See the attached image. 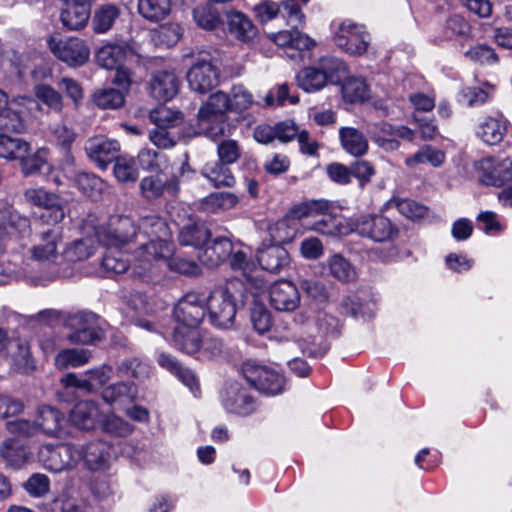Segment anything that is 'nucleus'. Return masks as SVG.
<instances>
[{"instance_id": "34", "label": "nucleus", "mask_w": 512, "mask_h": 512, "mask_svg": "<svg viewBox=\"0 0 512 512\" xmlns=\"http://www.w3.org/2000/svg\"><path fill=\"white\" fill-rule=\"evenodd\" d=\"M367 132L372 141L385 151H395L400 146L396 139V127L387 122L372 123L369 125Z\"/></svg>"}, {"instance_id": "45", "label": "nucleus", "mask_w": 512, "mask_h": 512, "mask_svg": "<svg viewBox=\"0 0 512 512\" xmlns=\"http://www.w3.org/2000/svg\"><path fill=\"white\" fill-rule=\"evenodd\" d=\"M330 275L341 282H352L356 279L357 273L350 262L341 254H334L326 261Z\"/></svg>"}, {"instance_id": "61", "label": "nucleus", "mask_w": 512, "mask_h": 512, "mask_svg": "<svg viewBox=\"0 0 512 512\" xmlns=\"http://www.w3.org/2000/svg\"><path fill=\"white\" fill-rule=\"evenodd\" d=\"M119 16V10L114 5L101 7L94 15L93 26L97 33L107 32Z\"/></svg>"}, {"instance_id": "44", "label": "nucleus", "mask_w": 512, "mask_h": 512, "mask_svg": "<svg viewBox=\"0 0 512 512\" xmlns=\"http://www.w3.org/2000/svg\"><path fill=\"white\" fill-rule=\"evenodd\" d=\"M210 237V231L199 223H189L179 231V242L184 246L200 247Z\"/></svg>"}, {"instance_id": "51", "label": "nucleus", "mask_w": 512, "mask_h": 512, "mask_svg": "<svg viewBox=\"0 0 512 512\" xmlns=\"http://www.w3.org/2000/svg\"><path fill=\"white\" fill-rule=\"evenodd\" d=\"M182 36V28L179 24L168 23L152 30L151 41L156 46L171 47L175 45Z\"/></svg>"}, {"instance_id": "40", "label": "nucleus", "mask_w": 512, "mask_h": 512, "mask_svg": "<svg viewBox=\"0 0 512 512\" xmlns=\"http://www.w3.org/2000/svg\"><path fill=\"white\" fill-rule=\"evenodd\" d=\"M238 198L231 192H214L203 198L199 209L206 213H219L236 206Z\"/></svg>"}, {"instance_id": "29", "label": "nucleus", "mask_w": 512, "mask_h": 512, "mask_svg": "<svg viewBox=\"0 0 512 512\" xmlns=\"http://www.w3.org/2000/svg\"><path fill=\"white\" fill-rule=\"evenodd\" d=\"M63 170L67 179L71 180L73 184L86 196L96 198L103 187V183L99 177L94 174L75 171L74 164L64 165Z\"/></svg>"}, {"instance_id": "41", "label": "nucleus", "mask_w": 512, "mask_h": 512, "mask_svg": "<svg viewBox=\"0 0 512 512\" xmlns=\"http://www.w3.org/2000/svg\"><path fill=\"white\" fill-rule=\"evenodd\" d=\"M30 152V145L21 138L0 133V157L8 160H20Z\"/></svg>"}, {"instance_id": "20", "label": "nucleus", "mask_w": 512, "mask_h": 512, "mask_svg": "<svg viewBox=\"0 0 512 512\" xmlns=\"http://www.w3.org/2000/svg\"><path fill=\"white\" fill-rule=\"evenodd\" d=\"M65 7L62 9L60 20L69 30H79L86 26L90 18V4L92 0H62Z\"/></svg>"}, {"instance_id": "28", "label": "nucleus", "mask_w": 512, "mask_h": 512, "mask_svg": "<svg viewBox=\"0 0 512 512\" xmlns=\"http://www.w3.org/2000/svg\"><path fill=\"white\" fill-rule=\"evenodd\" d=\"M28 448L16 438H6L0 444V459L6 467L19 469L29 458Z\"/></svg>"}, {"instance_id": "17", "label": "nucleus", "mask_w": 512, "mask_h": 512, "mask_svg": "<svg viewBox=\"0 0 512 512\" xmlns=\"http://www.w3.org/2000/svg\"><path fill=\"white\" fill-rule=\"evenodd\" d=\"M133 55L138 57L142 56L134 45L127 43H107L96 52V61L99 66L113 70L122 65L129 56Z\"/></svg>"}, {"instance_id": "6", "label": "nucleus", "mask_w": 512, "mask_h": 512, "mask_svg": "<svg viewBox=\"0 0 512 512\" xmlns=\"http://www.w3.org/2000/svg\"><path fill=\"white\" fill-rule=\"evenodd\" d=\"M241 371L245 379L262 393L278 395L284 389V377L271 368L247 361L242 364Z\"/></svg>"}, {"instance_id": "60", "label": "nucleus", "mask_w": 512, "mask_h": 512, "mask_svg": "<svg viewBox=\"0 0 512 512\" xmlns=\"http://www.w3.org/2000/svg\"><path fill=\"white\" fill-rule=\"evenodd\" d=\"M113 171L117 180L123 183L135 182L138 178V168L131 157H117Z\"/></svg>"}, {"instance_id": "62", "label": "nucleus", "mask_w": 512, "mask_h": 512, "mask_svg": "<svg viewBox=\"0 0 512 512\" xmlns=\"http://www.w3.org/2000/svg\"><path fill=\"white\" fill-rule=\"evenodd\" d=\"M138 161L143 169L158 172L165 169L167 158L155 150L143 148L138 153Z\"/></svg>"}, {"instance_id": "23", "label": "nucleus", "mask_w": 512, "mask_h": 512, "mask_svg": "<svg viewBox=\"0 0 512 512\" xmlns=\"http://www.w3.org/2000/svg\"><path fill=\"white\" fill-rule=\"evenodd\" d=\"M257 259L264 270L274 274L282 272L290 264V256L282 245L272 244L259 248Z\"/></svg>"}, {"instance_id": "16", "label": "nucleus", "mask_w": 512, "mask_h": 512, "mask_svg": "<svg viewBox=\"0 0 512 512\" xmlns=\"http://www.w3.org/2000/svg\"><path fill=\"white\" fill-rule=\"evenodd\" d=\"M62 244L61 228H47L38 234L37 241L30 250L31 256L40 262H53L58 258Z\"/></svg>"}, {"instance_id": "42", "label": "nucleus", "mask_w": 512, "mask_h": 512, "mask_svg": "<svg viewBox=\"0 0 512 512\" xmlns=\"http://www.w3.org/2000/svg\"><path fill=\"white\" fill-rule=\"evenodd\" d=\"M445 161V153L431 145L422 146L416 153L405 159V165L415 168L417 165L429 163L433 167L441 166Z\"/></svg>"}, {"instance_id": "2", "label": "nucleus", "mask_w": 512, "mask_h": 512, "mask_svg": "<svg viewBox=\"0 0 512 512\" xmlns=\"http://www.w3.org/2000/svg\"><path fill=\"white\" fill-rule=\"evenodd\" d=\"M238 284V281L231 280L224 286L214 288L206 297V310L213 326L220 329L233 326L237 312L234 290Z\"/></svg>"}, {"instance_id": "53", "label": "nucleus", "mask_w": 512, "mask_h": 512, "mask_svg": "<svg viewBox=\"0 0 512 512\" xmlns=\"http://www.w3.org/2000/svg\"><path fill=\"white\" fill-rule=\"evenodd\" d=\"M108 248L109 250L106 252L101 262L103 271L107 276L126 272L129 267L128 259L120 250H117L118 248Z\"/></svg>"}, {"instance_id": "63", "label": "nucleus", "mask_w": 512, "mask_h": 512, "mask_svg": "<svg viewBox=\"0 0 512 512\" xmlns=\"http://www.w3.org/2000/svg\"><path fill=\"white\" fill-rule=\"evenodd\" d=\"M193 17L197 25L206 30L215 29L221 22L218 12L208 5L195 8Z\"/></svg>"}, {"instance_id": "47", "label": "nucleus", "mask_w": 512, "mask_h": 512, "mask_svg": "<svg viewBox=\"0 0 512 512\" xmlns=\"http://www.w3.org/2000/svg\"><path fill=\"white\" fill-rule=\"evenodd\" d=\"M389 208H395L400 214L410 220H420L427 216L426 206L411 200L393 197L387 203Z\"/></svg>"}, {"instance_id": "35", "label": "nucleus", "mask_w": 512, "mask_h": 512, "mask_svg": "<svg viewBox=\"0 0 512 512\" xmlns=\"http://www.w3.org/2000/svg\"><path fill=\"white\" fill-rule=\"evenodd\" d=\"M157 362L161 367L174 374L193 393L199 390L198 381L194 373L190 369L183 367L175 357L162 352L158 355Z\"/></svg>"}, {"instance_id": "48", "label": "nucleus", "mask_w": 512, "mask_h": 512, "mask_svg": "<svg viewBox=\"0 0 512 512\" xmlns=\"http://www.w3.org/2000/svg\"><path fill=\"white\" fill-rule=\"evenodd\" d=\"M226 19L231 34L243 41L249 40L255 34V28L248 17L240 12H227Z\"/></svg>"}, {"instance_id": "21", "label": "nucleus", "mask_w": 512, "mask_h": 512, "mask_svg": "<svg viewBox=\"0 0 512 512\" xmlns=\"http://www.w3.org/2000/svg\"><path fill=\"white\" fill-rule=\"evenodd\" d=\"M80 460L93 471L103 470L108 466L111 447L104 441L95 440L83 446H77Z\"/></svg>"}, {"instance_id": "59", "label": "nucleus", "mask_w": 512, "mask_h": 512, "mask_svg": "<svg viewBox=\"0 0 512 512\" xmlns=\"http://www.w3.org/2000/svg\"><path fill=\"white\" fill-rule=\"evenodd\" d=\"M329 203L325 200H312L294 206L288 214V218L302 219L305 217H316L328 211Z\"/></svg>"}, {"instance_id": "7", "label": "nucleus", "mask_w": 512, "mask_h": 512, "mask_svg": "<svg viewBox=\"0 0 512 512\" xmlns=\"http://www.w3.org/2000/svg\"><path fill=\"white\" fill-rule=\"evenodd\" d=\"M475 169L484 185L502 187L512 182V157H486L475 163Z\"/></svg>"}, {"instance_id": "11", "label": "nucleus", "mask_w": 512, "mask_h": 512, "mask_svg": "<svg viewBox=\"0 0 512 512\" xmlns=\"http://www.w3.org/2000/svg\"><path fill=\"white\" fill-rule=\"evenodd\" d=\"M206 296L197 292L185 294L174 308L177 325L199 327L206 315Z\"/></svg>"}, {"instance_id": "58", "label": "nucleus", "mask_w": 512, "mask_h": 512, "mask_svg": "<svg viewBox=\"0 0 512 512\" xmlns=\"http://www.w3.org/2000/svg\"><path fill=\"white\" fill-rule=\"evenodd\" d=\"M318 216H321V218L316 220L310 227L312 230L329 236H336L344 233L341 217L334 216L327 213V211L322 214H318Z\"/></svg>"}, {"instance_id": "49", "label": "nucleus", "mask_w": 512, "mask_h": 512, "mask_svg": "<svg viewBox=\"0 0 512 512\" xmlns=\"http://www.w3.org/2000/svg\"><path fill=\"white\" fill-rule=\"evenodd\" d=\"M117 373L121 376L144 380L150 376L151 366L139 357H129L118 364Z\"/></svg>"}, {"instance_id": "13", "label": "nucleus", "mask_w": 512, "mask_h": 512, "mask_svg": "<svg viewBox=\"0 0 512 512\" xmlns=\"http://www.w3.org/2000/svg\"><path fill=\"white\" fill-rule=\"evenodd\" d=\"M220 399L224 409L232 414L246 416L256 408L254 398L237 381L227 382L220 392Z\"/></svg>"}, {"instance_id": "8", "label": "nucleus", "mask_w": 512, "mask_h": 512, "mask_svg": "<svg viewBox=\"0 0 512 512\" xmlns=\"http://www.w3.org/2000/svg\"><path fill=\"white\" fill-rule=\"evenodd\" d=\"M138 249L133 254L134 273L139 276L150 271L155 264L165 263L167 257L172 254L173 247L170 242L137 241Z\"/></svg>"}, {"instance_id": "25", "label": "nucleus", "mask_w": 512, "mask_h": 512, "mask_svg": "<svg viewBox=\"0 0 512 512\" xmlns=\"http://www.w3.org/2000/svg\"><path fill=\"white\" fill-rule=\"evenodd\" d=\"M232 252V242L227 237H217L205 243V248L198 257L204 265L214 268L226 260Z\"/></svg>"}, {"instance_id": "27", "label": "nucleus", "mask_w": 512, "mask_h": 512, "mask_svg": "<svg viewBox=\"0 0 512 512\" xmlns=\"http://www.w3.org/2000/svg\"><path fill=\"white\" fill-rule=\"evenodd\" d=\"M100 417L99 405L94 401L78 402L70 412L71 423L82 430L95 428Z\"/></svg>"}, {"instance_id": "37", "label": "nucleus", "mask_w": 512, "mask_h": 512, "mask_svg": "<svg viewBox=\"0 0 512 512\" xmlns=\"http://www.w3.org/2000/svg\"><path fill=\"white\" fill-rule=\"evenodd\" d=\"M506 132L507 124L502 117H486L477 128V136L488 145L500 143Z\"/></svg>"}, {"instance_id": "64", "label": "nucleus", "mask_w": 512, "mask_h": 512, "mask_svg": "<svg viewBox=\"0 0 512 512\" xmlns=\"http://www.w3.org/2000/svg\"><path fill=\"white\" fill-rule=\"evenodd\" d=\"M112 374L113 369L108 365L86 371L84 375L88 384V392H95L101 388L111 379Z\"/></svg>"}, {"instance_id": "12", "label": "nucleus", "mask_w": 512, "mask_h": 512, "mask_svg": "<svg viewBox=\"0 0 512 512\" xmlns=\"http://www.w3.org/2000/svg\"><path fill=\"white\" fill-rule=\"evenodd\" d=\"M67 326L72 330L68 335L75 344H93L102 338V331L97 326V317L91 312H79L67 319Z\"/></svg>"}, {"instance_id": "46", "label": "nucleus", "mask_w": 512, "mask_h": 512, "mask_svg": "<svg viewBox=\"0 0 512 512\" xmlns=\"http://www.w3.org/2000/svg\"><path fill=\"white\" fill-rule=\"evenodd\" d=\"M171 10V0H138L140 15L152 22L164 19Z\"/></svg>"}, {"instance_id": "30", "label": "nucleus", "mask_w": 512, "mask_h": 512, "mask_svg": "<svg viewBox=\"0 0 512 512\" xmlns=\"http://www.w3.org/2000/svg\"><path fill=\"white\" fill-rule=\"evenodd\" d=\"M178 79L174 73L159 71L155 73L150 82L152 96L159 101L173 98L178 91Z\"/></svg>"}, {"instance_id": "52", "label": "nucleus", "mask_w": 512, "mask_h": 512, "mask_svg": "<svg viewBox=\"0 0 512 512\" xmlns=\"http://www.w3.org/2000/svg\"><path fill=\"white\" fill-rule=\"evenodd\" d=\"M52 136L54 141L64 149V165H73L74 157L70 153V146L76 138V133L66 124H56L52 127Z\"/></svg>"}, {"instance_id": "5", "label": "nucleus", "mask_w": 512, "mask_h": 512, "mask_svg": "<svg viewBox=\"0 0 512 512\" xmlns=\"http://www.w3.org/2000/svg\"><path fill=\"white\" fill-rule=\"evenodd\" d=\"M38 460L46 470L60 473L76 467L80 452L74 444H46L40 447Z\"/></svg>"}, {"instance_id": "4", "label": "nucleus", "mask_w": 512, "mask_h": 512, "mask_svg": "<svg viewBox=\"0 0 512 512\" xmlns=\"http://www.w3.org/2000/svg\"><path fill=\"white\" fill-rule=\"evenodd\" d=\"M100 243L111 248H122L137 239V224L128 216H112L105 226L96 230Z\"/></svg>"}, {"instance_id": "22", "label": "nucleus", "mask_w": 512, "mask_h": 512, "mask_svg": "<svg viewBox=\"0 0 512 512\" xmlns=\"http://www.w3.org/2000/svg\"><path fill=\"white\" fill-rule=\"evenodd\" d=\"M34 423L38 432L49 437H61L66 420L58 409L42 406L38 409Z\"/></svg>"}, {"instance_id": "38", "label": "nucleus", "mask_w": 512, "mask_h": 512, "mask_svg": "<svg viewBox=\"0 0 512 512\" xmlns=\"http://www.w3.org/2000/svg\"><path fill=\"white\" fill-rule=\"evenodd\" d=\"M339 137L342 148L355 157L363 156L368 151V140L365 135L353 127H341Z\"/></svg>"}, {"instance_id": "33", "label": "nucleus", "mask_w": 512, "mask_h": 512, "mask_svg": "<svg viewBox=\"0 0 512 512\" xmlns=\"http://www.w3.org/2000/svg\"><path fill=\"white\" fill-rule=\"evenodd\" d=\"M201 174L208 179L214 187H233L236 182L229 164L219 160L207 162L203 166Z\"/></svg>"}, {"instance_id": "18", "label": "nucleus", "mask_w": 512, "mask_h": 512, "mask_svg": "<svg viewBox=\"0 0 512 512\" xmlns=\"http://www.w3.org/2000/svg\"><path fill=\"white\" fill-rule=\"evenodd\" d=\"M269 300L276 310L288 312L299 306L300 294L292 282L281 280L270 286Z\"/></svg>"}, {"instance_id": "36", "label": "nucleus", "mask_w": 512, "mask_h": 512, "mask_svg": "<svg viewBox=\"0 0 512 512\" xmlns=\"http://www.w3.org/2000/svg\"><path fill=\"white\" fill-rule=\"evenodd\" d=\"M29 230L30 220L28 217L20 215L17 211H14L5 204H0V238L10 233V231L25 234L29 232Z\"/></svg>"}, {"instance_id": "57", "label": "nucleus", "mask_w": 512, "mask_h": 512, "mask_svg": "<svg viewBox=\"0 0 512 512\" xmlns=\"http://www.w3.org/2000/svg\"><path fill=\"white\" fill-rule=\"evenodd\" d=\"M268 233L271 240L274 242L273 245H281L289 243L294 239L296 229L291 225L290 219L286 217L270 225L268 227Z\"/></svg>"}, {"instance_id": "19", "label": "nucleus", "mask_w": 512, "mask_h": 512, "mask_svg": "<svg viewBox=\"0 0 512 512\" xmlns=\"http://www.w3.org/2000/svg\"><path fill=\"white\" fill-rule=\"evenodd\" d=\"M120 145L117 141L103 136L90 138L85 145L88 157L105 169L107 164L117 158Z\"/></svg>"}, {"instance_id": "32", "label": "nucleus", "mask_w": 512, "mask_h": 512, "mask_svg": "<svg viewBox=\"0 0 512 512\" xmlns=\"http://www.w3.org/2000/svg\"><path fill=\"white\" fill-rule=\"evenodd\" d=\"M201 334L198 327L177 325L172 335L173 344L182 352L194 354L200 350Z\"/></svg>"}, {"instance_id": "10", "label": "nucleus", "mask_w": 512, "mask_h": 512, "mask_svg": "<svg viewBox=\"0 0 512 512\" xmlns=\"http://www.w3.org/2000/svg\"><path fill=\"white\" fill-rule=\"evenodd\" d=\"M370 40L365 27L350 20L343 21L335 34L336 45L354 56L363 55L367 51Z\"/></svg>"}, {"instance_id": "9", "label": "nucleus", "mask_w": 512, "mask_h": 512, "mask_svg": "<svg viewBox=\"0 0 512 512\" xmlns=\"http://www.w3.org/2000/svg\"><path fill=\"white\" fill-rule=\"evenodd\" d=\"M138 249L133 254L134 273L139 276L150 271L155 264L165 263L167 257L172 254L173 247L170 242L137 241Z\"/></svg>"}, {"instance_id": "50", "label": "nucleus", "mask_w": 512, "mask_h": 512, "mask_svg": "<svg viewBox=\"0 0 512 512\" xmlns=\"http://www.w3.org/2000/svg\"><path fill=\"white\" fill-rule=\"evenodd\" d=\"M91 358V352L87 349H65L59 352L55 358L58 369L79 367L87 364Z\"/></svg>"}, {"instance_id": "55", "label": "nucleus", "mask_w": 512, "mask_h": 512, "mask_svg": "<svg viewBox=\"0 0 512 512\" xmlns=\"http://www.w3.org/2000/svg\"><path fill=\"white\" fill-rule=\"evenodd\" d=\"M150 119L155 126L171 129L183 122V115L177 110L161 106L151 111Z\"/></svg>"}, {"instance_id": "56", "label": "nucleus", "mask_w": 512, "mask_h": 512, "mask_svg": "<svg viewBox=\"0 0 512 512\" xmlns=\"http://www.w3.org/2000/svg\"><path fill=\"white\" fill-rule=\"evenodd\" d=\"M22 171L25 175L32 174H47L50 172L51 167L46 160V151L39 150L35 154L30 155L29 153L20 158Z\"/></svg>"}, {"instance_id": "39", "label": "nucleus", "mask_w": 512, "mask_h": 512, "mask_svg": "<svg viewBox=\"0 0 512 512\" xmlns=\"http://www.w3.org/2000/svg\"><path fill=\"white\" fill-rule=\"evenodd\" d=\"M27 98L20 97L13 99L10 104L0 112V130L2 133L24 131L25 124L20 116V112L13 108V106L24 105Z\"/></svg>"}, {"instance_id": "15", "label": "nucleus", "mask_w": 512, "mask_h": 512, "mask_svg": "<svg viewBox=\"0 0 512 512\" xmlns=\"http://www.w3.org/2000/svg\"><path fill=\"white\" fill-rule=\"evenodd\" d=\"M48 43L52 53L70 66L83 65L90 55L88 46L79 38L65 40L50 38Z\"/></svg>"}, {"instance_id": "31", "label": "nucleus", "mask_w": 512, "mask_h": 512, "mask_svg": "<svg viewBox=\"0 0 512 512\" xmlns=\"http://www.w3.org/2000/svg\"><path fill=\"white\" fill-rule=\"evenodd\" d=\"M138 394L137 386L133 382L120 381L106 386L101 396L109 405L125 404L135 401Z\"/></svg>"}, {"instance_id": "1", "label": "nucleus", "mask_w": 512, "mask_h": 512, "mask_svg": "<svg viewBox=\"0 0 512 512\" xmlns=\"http://www.w3.org/2000/svg\"><path fill=\"white\" fill-rule=\"evenodd\" d=\"M253 103V97L242 85H235L231 94L217 91L200 106L197 113V133L212 140L225 134L226 114L229 111H243Z\"/></svg>"}, {"instance_id": "3", "label": "nucleus", "mask_w": 512, "mask_h": 512, "mask_svg": "<svg viewBox=\"0 0 512 512\" xmlns=\"http://www.w3.org/2000/svg\"><path fill=\"white\" fill-rule=\"evenodd\" d=\"M186 78L191 90L206 94L219 83L220 72L209 52L201 51L193 57Z\"/></svg>"}, {"instance_id": "43", "label": "nucleus", "mask_w": 512, "mask_h": 512, "mask_svg": "<svg viewBox=\"0 0 512 512\" xmlns=\"http://www.w3.org/2000/svg\"><path fill=\"white\" fill-rule=\"evenodd\" d=\"M298 86L305 92L312 93L323 89L328 80L326 76L317 68V66L306 67L296 75Z\"/></svg>"}, {"instance_id": "24", "label": "nucleus", "mask_w": 512, "mask_h": 512, "mask_svg": "<svg viewBox=\"0 0 512 512\" xmlns=\"http://www.w3.org/2000/svg\"><path fill=\"white\" fill-rule=\"evenodd\" d=\"M170 232L166 222L155 215L146 216L137 224L136 241L169 242Z\"/></svg>"}, {"instance_id": "14", "label": "nucleus", "mask_w": 512, "mask_h": 512, "mask_svg": "<svg viewBox=\"0 0 512 512\" xmlns=\"http://www.w3.org/2000/svg\"><path fill=\"white\" fill-rule=\"evenodd\" d=\"M355 231L375 242L392 240L398 233L389 218L382 215H365L355 222Z\"/></svg>"}, {"instance_id": "26", "label": "nucleus", "mask_w": 512, "mask_h": 512, "mask_svg": "<svg viewBox=\"0 0 512 512\" xmlns=\"http://www.w3.org/2000/svg\"><path fill=\"white\" fill-rule=\"evenodd\" d=\"M140 190L144 198L153 200L162 196L165 191L175 195L179 192L180 187L176 175L164 180L159 174H156L144 177L140 182Z\"/></svg>"}, {"instance_id": "54", "label": "nucleus", "mask_w": 512, "mask_h": 512, "mask_svg": "<svg viewBox=\"0 0 512 512\" xmlns=\"http://www.w3.org/2000/svg\"><path fill=\"white\" fill-rule=\"evenodd\" d=\"M124 92L115 88H103L93 95L94 103L102 109H117L124 103Z\"/></svg>"}]
</instances>
